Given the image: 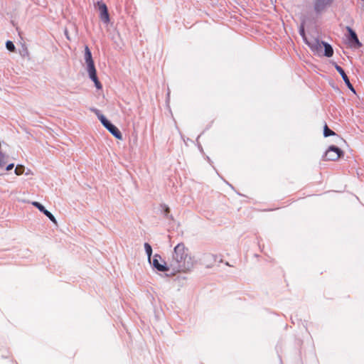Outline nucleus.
I'll return each mask as SVG.
<instances>
[{"mask_svg":"<svg viewBox=\"0 0 364 364\" xmlns=\"http://www.w3.org/2000/svg\"><path fill=\"white\" fill-rule=\"evenodd\" d=\"M98 118L104 127H106L114 136L118 139H122V135L119 129L108 121L104 115L100 114L98 115Z\"/></svg>","mask_w":364,"mask_h":364,"instance_id":"obj_3","label":"nucleus"},{"mask_svg":"<svg viewBox=\"0 0 364 364\" xmlns=\"http://www.w3.org/2000/svg\"><path fill=\"white\" fill-rule=\"evenodd\" d=\"M164 212L166 214H168L170 212V209L168 206H165Z\"/></svg>","mask_w":364,"mask_h":364,"instance_id":"obj_19","label":"nucleus"},{"mask_svg":"<svg viewBox=\"0 0 364 364\" xmlns=\"http://www.w3.org/2000/svg\"><path fill=\"white\" fill-rule=\"evenodd\" d=\"M144 248H145L146 252L148 255L149 259L150 260V257L152 254V248H151V245L147 242H146L144 244Z\"/></svg>","mask_w":364,"mask_h":364,"instance_id":"obj_14","label":"nucleus"},{"mask_svg":"<svg viewBox=\"0 0 364 364\" xmlns=\"http://www.w3.org/2000/svg\"><path fill=\"white\" fill-rule=\"evenodd\" d=\"M6 48H7L9 51H11V52H14V51H15V49H16L15 46H14V44L11 41H8L6 42Z\"/></svg>","mask_w":364,"mask_h":364,"instance_id":"obj_16","label":"nucleus"},{"mask_svg":"<svg viewBox=\"0 0 364 364\" xmlns=\"http://www.w3.org/2000/svg\"><path fill=\"white\" fill-rule=\"evenodd\" d=\"M323 134L326 137V136H328L335 135L336 134H335L334 132H333L332 130L328 129L327 125H325L324 129H323Z\"/></svg>","mask_w":364,"mask_h":364,"instance_id":"obj_15","label":"nucleus"},{"mask_svg":"<svg viewBox=\"0 0 364 364\" xmlns=\"http://www.w3.org/2000/svg\"><path fill=\"white\" fill-rule=\"evenodd\" d=\"M350 33V38L348 40V44L351 48H358L361 46V43L359 41L356 33L350 28H348Z\"/></svg>","mask_w":364,"mask_h":364,"instance_id":"obj_8","label":"nucleus"},{"mask_svg":"<svg viewBox=\"0 0 364 364\" xmlns=\"http://www.w3.org/2000/svg\"><path fill=\"white\" fill-rule=\"evenodd\" d=\"M304 41L311 48V50L318 55H325L326 57H331L333 54V50L332 47L324 42L319 41L318 39L313 38L308 40L304 37Z\"/></svg>","mask_w":364,"mask_h":364,"instance_id":"obj_2","label":"nucleus"},{"mask_svg":"<svg viewBox=\"0 0 364 364\" xmlns=\"http://www.w3.org/2000/svg\"><path fill=\"white\" fill-rule=\"evenodd\" d=\"M335 65V68L336 69V70L341 74L343 80H344L346 85H347V87L353 92H355L353 85H351V83L349 81V79L348 77V76L346 75V74L345 73L344 70H343V68L341 67H340L339 65H338L337 64H334Z\"/></svg>","mask_w":364,"mask_h":364,"instance_id":"obj_9","label":"nucleus"},{"mask_svg":"<svg viewBox=\"0 0 364 364\" xmlns=\"http://www.w3.org/2000/svg\"><path fill=\"white\" fill-rule=\"evenodd\" d=\"M97 6L98 8V10L100 11V17L101 20L107 23L109 22V16L108 14V10L106 4L103 3L102 1H98L97 3Z\"/></svg>","mask_w":364,"mask_h":364,"instance_id":"obj_5","label":"nucleus"},{"mask_svg":"<svg viewBox=\"0 0 364 364\" xmlns=\"http://www.w3.org/2000/svg\"><path fill=\"white\" fill-rule=\"evenodd\" d=\"M14 167V164H9L6 166V171H10V170L13 169Z\"/></svg>","mask_w":364,"mask_h":364,"instance_id":"obj_18","label":"nucleus"},{"mask_svg":"<svg viewBox=\"0 0 364 364\" xmlns=\"http://www.w3.org/2000/svg\"><path fill=\"white\" fill-rule=\"evenodd\" d=\"M343 155V151L334 146H331L326 152V159L330 161H336L341 158Z\"/></svg>","mask_w":364,"mask_h":364,"instance_id":"obj_4","label":"nucleus"},{"mask_svg":"<svg viewBox=\"0 0 364 364\" xmlns=\"http://www.w3.org/2000/svg\"><path fill=\"white\" fill-rule=\"evenodd\" d=\"M159 260H161V256L159 255H155L153 259L152 264L157 270L160 272H166L171 269L170 267H166L165 262H164L163 264H161Z\"/></svg>","mask_w":364,"mask_h":364,"instance_id":"obj_7","label":"nucleus"},{"mask_svg":"<svg viewBox=\"0 0 364 364\" xmlns=\"http://www.w3.org/2000/svg\"><path fill=\"white\" fill-rule=\"evenodd\" d=\"M88 73H89L90 77L95 82V85L97 89H101L102 88V84L98 80V78L97 77V71H96V70H92L91 72H89Z\"/></svg>","mask_w":364,"mask_h":364,"instance_id":"obj_11","label":"nucleus"},{"mask_svg":"<svg viewBox=\"0 0 364 364\" xmlns=\"http://www.w3.org/2000/svg\"><path fill=\"white\" fill-rule=\"evenodd\" d=\"M331 0H316L315 3V9L318 11L323 10L326 6L329 5Z\"/></svg>","mask_w":364,"mask_h":364,"instance_id":"obj_10","label":"nucleus"},{"mask_svg":"<svg viewBox=\"0 0 364 364\" xmlns=\"http://www.w3.org/2000/svg\"><path fill=\"white\" fill-rule=\"evenodd\" d=\"M85 60L87 65L88 73L96 70L92 60V53L87 46H85Z\"/></svg>","mask_w":364,"mask_h":364,"instance_id":"obj_6","label":"nucleus"},{"mask_svg":"<svg viewBox=\"0 0 364 364\" xmlns=\"http://www.w3.org/2000/svg\"><path fill=\"white\" fill-rule=\"evenodd\" d=\"M193 266V261L188 255V250L184 244L179 243L174 248L170 268L176 272H186Z\"/></svg>","mask_w":364,"mask_h":364,"instance_id":"obj_1","label":"nucleus"},{"mask_svg":"<svg viewBox=\"0 0 364 364\" xmlns=\"http://www.w3.org/2000/svg\"><path fill=\"white\" fill-rule=\"evenodd\" d=\"M32 205L37 208L41 212L43 213L46 212V209L40 203L34 201L32 203Z\"/></svg>","mask_w":364,"mask_h":364,"instance_id":"obj_13","label":"nucleus"},{"mask_svg":"<svg viewBox=\"0 0 364 364\" xmlns=\"http://www.w3.org/2000/svg\"><path fill=\"white\" fill-rule=\"evenodd\" d=\"M44 214L55 225H57V220L50 213L48 210H46V212Z\"/></svg>","mask_w":364,"mask_h":364,"instance_id":"obj_17","label":"nucleus"},{"mask_svg":"<svg viewBox=\"0 0 364 364\" xmlns=\"http://www.w3.org/2000/svg\"><path fill=\"white\" fill-rule=\"evenodd\" d=\"M24 170H25L24 166H23V165H17L16 168H15L14 172H15V173L17 176H20V175L23 173Z\"/></svg>","mask_w":364,"mask_h":364,"instance_id":"obj_12","label":"nucleus"}]
</instances>
